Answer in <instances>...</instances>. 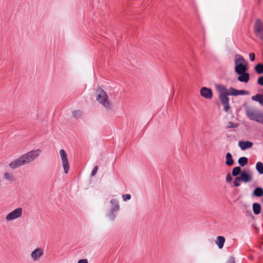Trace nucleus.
Here are the masks:
<instances>
[{"label":"nucleus","instance_id":"f257e3e1","mask_svg":"<svg viewBox=\"0 0 263 263\" xmlns=\"http://www.w3.org/2000/svg\"><path fill=\"white\" fill-rule=\"evenodd\" d=\"M215 88L219 93V99L223 106V111L228 112L230 109L229 96H237L239 95H248V91L245 90H237L233 87L228 89L226 86L221 84L215 85Z\"/></svg>","mask_w":263,"mask_h":263},{"label":"nucleus","instance_id":"f03ea898","mask_svg":"<svg viewBox=\"0 0 263 263\" xmlns=\"http://www.w3.org/2000/svg\"><path fill=\"white\" fill-rule=\"evenodd\" d=\"M41 151L39 149L32 150L22 155L18 158L9 163V166L12 169L17 168L33 161L40 155Z\"/></svg>","mask_w":263,"mask_h":263},{"label":"nucleus","instance_id":"7ed1b4c3","mask_svg":"<svg viewBox=\"0 0 263 263\" xmlns=\"http://www.w3.org/2000/svg\"><path fill=\"white\" fill-rule=\"evenodd\" d=\"M97 95L96 100L102 104L108 111H112L111 104L108 101V96L106 92L102 88H99L97 90Z\"/></svg>","mask_w":263,"mask_h":263},{"label":"nucleus","instance_id":"20e7f679","mask_svg":"<svg viewBox=\"0 0 263 263\" xmlns=\"http://www.w3.org/2000/svg\"><path fill=\"white\" fill-rule=\"evenodd\" d=\"M248 63L243 57L240 54L235 55V71L237 73L247 71Z\"/></svg>","mask_w":263,"mask_h":263},{"label":"nucleus","instance_id":"39448f33","mask_svg":"<svg viewBox=\"0 0 263 263\" xmlns=\"http://www.w3.org/2000/svg\"><path fill=\"white\" fill-rule=\"evenodd\" d=\"M247 117L251 120L263 123V112L257 110H252L249 108L246 109Z\"/></svg>","mask_w":263,"mask_h":263},{"label":"nucleus","instance_id":"423d86ee","mask_svg":"<svg viewBox=\"0 0 263 263\" xmlns=\"http://www.w3.org/2000/svg\"><path fill=\"white\" fill-rule=\"evenodd\" d=\"M60 155L64 173L65 174H67L69 170V164L68 161L67 155L64 149H61L60 151Z\"/></svg>","mask_w":263,"mask_h":263},{"label":"nucleus","instance_id":"0eeeda50","mask_svg":"<svg viewBox=\"0 0 263 263\" xmlns=\"http://www.w3.org/2000/svg\"><path fill=\"white\" fill-rule=\"evenodd\" d=\"M23 209L21 208L15 209L10 212L6 217V220L8 221L13 220L21 217Z\"/></svg>","mask_w":263,"mask_h":263},{"label":"nucleus","instance_id":"6e6552de","mask_svg":"<svg viewBox=\"0 0 263 263\" xmlns=\"http://www.w3.org/2000/svg\"><path fill=\"white\" fill-rule=\"evenodd\" d=\"M254 32L256 36L263 38V22L260 19H256L255 21Z\"/></svg>","mask_w":263,"mask_h":263},{"label":"nucleus","instance_id":"1a4fd4ad","mask_svg":"<svg viewBox=\"0 0 263 263\" xmlns=\"http://www.w3.org/2000/svg\"><path fill=\"white\" fill-rule=\"evenodd\" d=\"M44 254L43 250L38 248L33 250L31 253V258L34 261H37Z\"/></svg>","mask_w":263,"mask_h":263},{"label":"nucleus","instance_id":"9d476101","mask_svg":"<svg viewBox=\"0 0 263 263\" xmlns=\"http://www.w3.org/2000/svg\"><path fill=\"white\" fill-rule=\"evenodd\" d=\"M200 95L202 97L207 99H211L213 97V92L211 89L205 87L201 88Z\"/></svg>","mask_w":263,"mask_h":263},{"label":"nucleus","instance_id":"9b49d317","mask_svg":"<svg viewBox=\"0 0 263 263\" xmlns=\"http://www.w3.org/2000/svg\"><path fill=\"white\" fill-rule=\"evenodd\" d=\"M239 177L241 181L244 183L249 182L252 179V175L245 170L242 171Z\"/></svg>","mask_w":263,"mask_h":263},{"label":"nucleus","instance_id":"f8f14e48","mask_svg":"<svg viewBox=\"0 0 263 263\" xmlns=\"http://www.w3.org/2000/svg\"><path fill=\"white\" fill-rule=\"evenodd\" d=\"M239 76L237 78V80L241 82L244 83H247L249 81L250 79V74L249 73L246 72L237 73Z\"/></svg>","mask_w":263,"mask_h":263},{"label":"nucleus","instance_id":"ddd939ff","mask_svg":"<svg viewBox=\"0 0 263 263\" xmlns=\"http://www.w3.org/2000/svg\"><path fill=\"white\" fill-rule=\"evenodd\" d=\"M238 145L242 150L245 151L252 147L253 143L249 141H240L238 143Z\"/></svg>","mask_w":263,"mask_h":263},{"label":"nucleus","instance_id":"4468645a","mask_svg":"<svg viewBox=\"0 0 263 263\" xmlns=\"http://www.w3.org/2000/svg\"><path fill=\"white\" fill-rule=\"evenodd\" d=\"M110 203L111 204V207L110 210L117 212L120 210V205L118 200L112 199L110 201Z\"/></svg>","mask_w":263,"mask_h":263},{"label":"nucleus","instance_id":"2eb2a0df","mask_svg":"<svg viewBox=\"0 0 263 263\" xmlns=\"http://www.w3.org/2000/svg\"><path fill=\"white\" fill-rule=\"evenodd\" d=\"M225 241L226 239L223 236H218L216 238L215 243L217 245L219 249H221L223 248Z\"/></svg>","mask_w":263,"mask_h":263},{"label":"nucleus","instance_id":"dca6fc26","mask_svg":"<svg viewBox=\"0 0 263 263\" xmlns=\"http://www.w3.org/2000/svg\"><path fill=\"white\" fill-rule=\"evenodd\" d=\"M226 164L228 166H232L234 164V160L231 153H227L226 156Z\"/></svg>","mask_w":263,"mask_h":263},{"label":"nucleus","instance_id":"f3484780","mask_svg":"<svg viewBox=\"0 0 263 263\" xmlns=\"http://www.w3.org/2000/svg\"><path fill=\"white\" fill-rule=\"evenodd\" d=\"M253 195L257 197L263 196V188L261 187H256L253 192Z\"/></svg>","mask_w":263,"mask_h":263},{"label":"nucleus","instance_id":"a211bd4d","mask_svg":"<svg viewBox=\"0 0 263 263\" xmlns=\"http://www.w3.org/2000/svg\"><path fill=\"white\" fill-rule=\"evenodd\" d=\"M253 211L255 215L259 214L261 212V205L258 203H254L252 205Z\"/></svg>","mask_w":263,"mask_h":263},{"label":"nucleus","instance_id":"6ab92c4d","mask_svg":"<svg viewBox=\"0 0 263 263\" xmlns=\"http://www.w3.org/2000/svg\"><path fill=\"white\" fill-rule=\"evenodd\" d=\"M242 171H241V168L240 166H236L233 168L232 172V175L234 177H238V175H240V174L242 173Z\"/></svg>","mask_w":263,"mask_h":263},{"label":"nucleus","instance_id":"aec40b11","mask_svg":"<svg viewBox=\"0 0 263 263\" xmlns=\"http://www.w3.org/2000/svg\"><path fill=\"white\" fill-rule=\"evenodd\" d=\"M255 168L259 174H263V163L262 162H257L256 164Z\"/></svg>","mask_w":263,"mask_h":263},{"label":"nucleus","instance_id":"412c9836","mask_svg":"<svg viewBox=\"0 0 263 263\" xmlns=\"http://www.w3.org/2000/svg\"><path fill=\"white\" fill-rule=\"evenodd\" d=\"M248 159L246 157H242L239 158L238 163L241 166H245L248 163Z\"/></svg>","mask_w":263,"mask_h":263},{"label":"nucleus","instance_id":"4be33fe9","mask_svg":"<svg viewBox=\"0 0 263 263\" xmlns=\"http://www.w3.org/2000/svg\"><path fill=\"white\" fill-rule=\"evenodd\" d=\"M255 70L258 74L263 73V64H258L254 67Z\"/></svg>","mask_w":263,"mask_h":263},{"label":"nucleus","instance_id":"5701e85b","mask_svg":"<svg viewBox=\"0 0 263 263\" xmlns=\"http://www.w3.org/2000/svg\"><path fill=\"white\" fill-rule=\"evenodd\" d=\"M115 213H116V212L112 211L111 210H109V212L106 215V216L108 218L109 220L114 221L115 219V218H116Z\"/></svg>","mask_w":263,"mask_h":263},{"label":"nucleus","instance_id":"b1692460","mask_svg":"<svg viewBox=\"0 0 263 263\" xmlns=\"http://www.w3.org/2000/svg\"><path fill=\"white\" fill-rule=\"evenodd\" d=\"M73 116L76 119H79L81 118L82 115V112L80 110H74L72 112Z\"/></svg>","mask_w":263,"mask_h":263},{"label":"nucleus","instance_id":"393cba45","mask_svg":"<svg viewBox=\"0 0 263 263\" xmlns=\"http://www.w3.org/2000/svg\"><path fill=\"white\" fill-rule=\"evenodd\" d=\"M237 127H238L237 124L234 123L232 122H229L228 123V124H227V126L226 127V128L227 129H229V128H236Z\"/></svg>","mask_w":263,"mask_h":263},{"label":"nucleus","instance_id":"a878e982","mask_svg":"<svg viewBox=\"0 0 263 263\" xmlns=\"http://www.w3.org/2000/svg\"><path fill=\"white\" fill-rule=\"evenodd\" d=\"M240 181H241L240 177H235L234 181L233 182L234 186L238 187L240 185Z\"/></svg>","mask_w":263,"mask_h":263},{"label":"nucleus","instance_id":"bb28decb","mask_svg":"<svg viewBox=\"0 0 263 263\" xmlns=\"http://www.w3.org/2000/svg\"><path fill=\"white\" fill-rule=\"evenodd\" d=\"M4 178L6 180H9V181H12V180H13V176L8 173H5L4 174Z\"/></svg>","mask_w":263,"mask_h":263},{"label":"nucleus","instance_id":"cd10ccee","mask_svg":"<svg viewBox=\"0 0 263 263\" xmlns=\"http://www.w3.org/2000/svg\"><path fill=\"white\" fill-rule=\"evenodd\" d=\"M122 197L123 200L125 201L129 200L131 198V195L129 194H123Z\"/></svg>","mask_w":263,"mask_h":263},{"label":"nucleus","instance_id":"c85d7f7f","mask_svg":"<svg viewBox=\"0 0 263 263\" xmlns=\"http://www.w3.org/2000/svg\"><path fill=\"white\" fill-rule=\"evenodd\" d=\"M98 170V167L97 166H95L93 167V168L91 173V176H95L97 173Z\"/></svg>","mask_w":263,"mask_h":263},{"label":"nucleus","instance_id":"c756f323","mask_svg":"<svg viewBox=\"0 0 263 263\" xmlns=\"http://www.w3.org/2000/svg\"><path fill=\"white\" fill-rule=\"evenodd\" d=\"M257 83L260 85L263 86V76L258 78L257 80Z\"/></svg>","mask_w":263,"mask_h":263},{"label":"nucleus","instance_id":"7c9ffc66","mask_svg":"<svg viewBox=\"0 0 263 263\" xmlns=\"http://www.w3.org/2000/svg\"><path fill=\"white\" fill-rule=\"evenodd\" d=\"M249 58L251 61L253 62L255 60V55L254 53L252 52L249 54Z\"/></svg>","mask_w":263,"mask_h":263},{"label":"nucleus","instance_id":"2f4dec72","mask_svg":"<svg viewBox=\"0 0 263 263\" xmlns=\"http://www.w3.org/2000/svg\"><path fill=\"white\" fill-rule=\"evenodd\" d=\"M226 263H236L235 258L234 257L231 256Z\"/></svg>","mask_w":263,"mask_h":263},{"label":"nucleus","instance_id":"473e14b6","mask_svg":"<svg viewBox=\"0 0 263 263\" xmlns=\"http://www.w3.org/2000/svg\"><path fill=\"white\" fill-rule=\"evenodd\" d=\"M232 179V178L231 175L230 174H227V175L226 176V181L228 182H230L231 181Z\"/></svg>","mask_w":263,"mask_h":263},{"label":"nucleus","instance_id":"72a5a7b5","mask_svg":"<svg viewBox=\"0 0 263 263\" xmlns=\"http://www.w3.org/2000/svg\"><path fill=\"white\" fill-rule=\"evenodd\" d=\"M78 263H88V261L86 259H82L79 260Z\"/></svg>","mask_w":263,"mask_h":263},{"label":"nucleus","instance_id":"f704fd0d","mask_svg":"<svg viewBox=\"0 0 263 263\" xmlns=\"http://www.w3.org/2000/svg\"><path fill=\"white\" fill-rule=\"evenodd\" d=\"M256 231H258V229L256 228Z\"/></svg>","mask_w":263,"mask_h":263}]
</instances>
